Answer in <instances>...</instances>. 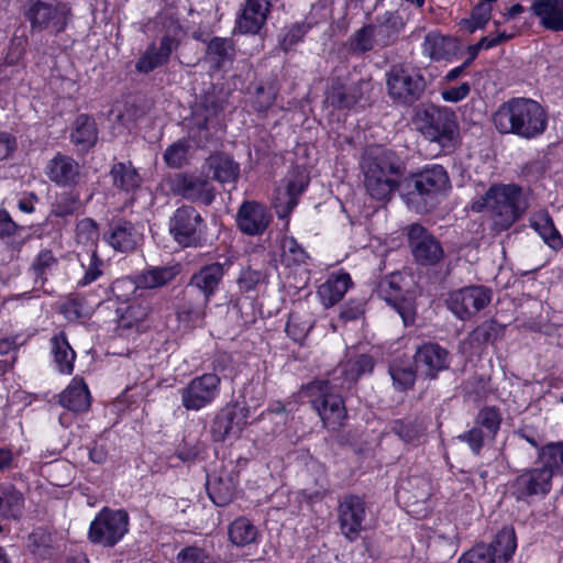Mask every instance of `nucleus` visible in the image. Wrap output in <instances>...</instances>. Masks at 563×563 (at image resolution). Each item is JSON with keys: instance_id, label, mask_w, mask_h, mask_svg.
Here are the masks:
<instances>
[{"instance_id": "nucleus-1", "label": "nucleus", "mask_w": 563, "mask_h": 563, "mask_svg": "<svg viewBox=\"0 0 563 563\" xmlns=\"http://www.w3.org/2000/svg\"><path fill=\"white\" fill-rule=\"evenodd\" d=\"M374 368V358L360 354L341 363L332 373L331 379H316L302 387V395L310 399L312 408L332 431L345 424L347 411L343 398L333 389H350L357 379Z\"/></svg>"}, {"instance_id": "nucleus-2", "label": "nucleus", "mask_w": 563, "mask_h": 563, "mask_svg": "<svg viewBox=\"0 0 563 563\" xmlns=\"http://www.w3.org/2000/svg\"><path fill=\"white\" fill-rule=\"evenodd\" d=\"M493 121L501 134H515L520 139L533 140L547 130L548 114L536 100L512 98L498 107Z\"/></svg>"}, {"instance_id": "nucleus-3", "label": "nucleus", "mask_w": 563, "mask_h": 563, "mask_svg": "<svg viewBox=\"0 0 563 563\" xmlns=\"http://www.w3.org/2000/svg\"><path fill=\"white\" fill-rule=\"evenodd\" d=\"M529 206V194L520 186L497 184L490 186L481 199L474 201L472 208L477 212L487 210L494 227L504 231L520 220Z\"/></svg>"}, {"instance_id": "nucleus-4", "label": "nucleus", "mask_w": 563, "mask_h": 563, "mask_svg": "<svg viewBox=\"0 0 563 563\" xmlns=\"http://www.w3.org/2000/svg\"><path fill=\"white\" fill-rule=\"evenodd\" d=\"M450 187L445 169L433 165L422 172L406 177L401 183V196L417 212H428L438 203V197Z\"/></svg>"}, {"instance_id": "nucleus-5", "label": "nucleus", "mask_w": 563, "mask_h": 563, "mask_svg": "<svg viewBox=\"0 0 563 563\" xmlns=\"http://www.w3.org/2000/svg\"><path fill=\"white\" fill-rule=\"evenodd\" d=\"M362 168L366 191L373 199L387 201L398 188L401 189L398 181L400 168L386 154L365 157Z\"/></svg>"}, {"instance_id": "nucleus-6", "label": "nucleus", "mask_w": 563, "mask_h": 563, "mask_svg": "<svg viewBox=\"0 0 563 563\" xmlns=\"http://www.w3.org/2000/svg\"><path fill=\"white\" fill-rule=\"evenodd\" d=\"M32 32L57 35L65 31L71 19L68 3L57 0H30L25 10Z\"/></svg>"}, {"instance_id": "nucleus-7", "label": "nucleus", "mask_w": 563, "mask_h": 563, "mask_svg": "<svg viewBox=\"0 0 563 563\" xmlns=\"http://www.w3.org/2000/svg\"><path fill=\"white\" fill-rule=\"evenodd\" d=\"M417 129L431 142L451 147L457 137V122L454 112L448 108L430 106L417 112Z\"/></svg>"}, {"instance_id": "nucleus-8", "label": "nucleus", "mask_w": 563, "mask_h": 563, "mask_svg": "<svg viewBox=\"0 0 563 563\" xmlns=\"http://www.w3.org/2000/svg\"><path fill=\"white\" fill-rule=\"evenodd\" d=\"M130 518L124 509L102 508L91 521L88 539L104 548L118 544L129 531Z\"/></svg>"}, {"instance_id": "nucleus-9", "label": "nucleus", "mask_w": 563, "mask_h": 563, "mask_svg": "<svg viewBox=\"0 0 563 563\" xmlns=\"http://www.w3.org/2000/svg\"><path fill=\"white\" fill-rule=\"evenodd\" d=\"M371 507L365 497L345 494L338 500L336 518L342 536L350 542L356 541L368 528Z\"/></svg>"}, {"instance_id": "nucleus-10", "label": "nucleus", "mask_w": 563, "mask_h": 563, "mask_svg": "<svg viewBox=\"0 0 563 563\" xmlns=\"http://www.w3.org/2000/svg\"><path fill=\"white\" fill-rule=\"evenodd\" d=\"M169 233L184 247L202 246L205 239V221L191 206L177 208L169 219Z\"/></svg>"}, {"instance_id": "nucleus-11", "label": "nucleus", "mask_w": 563, "mask_h": 563, "mask_svg": "<svg viewBox=\"0 0 563 563\" xmlns=\"http://www.w3.org/2000/svg\"><path fill=\"white\" fill-rule=\"evenodd\" d=\"M389 96L402 104H412L426 90V80L418 69L394 66L387 74Z\"/></svg>"}, {"instance_id": "nucleus-12", "label": "nucleus", "mask_w": 563, "mask_h": 563, "mask_svg": "<svg viewBox=\"0 0 563 563\" xmlns=\"http://www.w3.org/2000/svg\"><path fill=\"white\" fill-rule=\"evenodd\" d=\"M407 239L415 262L421 266H434L444 257L440 241L424 227L412 223L407 227Z\"/></svg>"}, {"instance_id": "nucleus-13", "label": "nucleus", "mask_w": 563, "mask_h": 563, "mask_svg": "<svg viewBox=\"0 0 563 563\" xmlns=\"http://www.w3.org/2000/svg\"><path fill=\"white\" fill-rule=\"evenodd\" d=\"M221 378L217 373H206L192 378L180 389L181 405L190 411L211 405L220 393Z\"/></svg>"}, {"instance_id": "nucleus-14", "label": "nucleus", "mask_w": 563, "mask_h": 563, "mask_svg": "<svg viewBox=\"0 0 563 563\" xmlns=\"http://www.w3.org/2000/svg\"><path fill=\"white\" fill-rule=\"evenodd\" d=\"M492 300V290L485 286H467L451 291L446 307L461 320H468Z\"/></svg>"}, {"instance_id": "nucleus-15", "label": "nucleus", "mask_w": 563, "mask_h": 563, "mask_svg": "<svg viewBox=\"0 0 563 563\" xmlns=\"http://www.w3.org/2000/svg\"><path fill=\"white\" fill-rule=\"evenodd\" d=\"M552 487L550 471L541 464L520 473L509 486L511 495L517 500H527L532 496L547 495Z\"/></svg>"}, {"instance_id": "nucleus-16", "label": "nucleus", "mask_w": 563, "mask_h": 563, "mask_svg": "<svg viewBox=\"0 0 563 563\" xmlns=\"http://www.w3.org/2000/svg\"><path fill=\"white\" fill-rule=\"evenodd\" d=\"M401 280L402 276L399 273H393L379 282L377 292L398 312L404 324L410 325L416 319V307L410 299L402 295Z\"/></svg>"}, {"instance_id": "nucleus-17", "label": "nucleus", "mask_w": 563, "mask_h": 563, "mask_svg": "<svg viewBox=\"0 0 563 563\" xmlns=\"http://www.w3.org/2000/svg\"><path fill=\"white\" fill-rule=\"evenodd\" d=\"M174 194L192 202H201L209 206L214 200V187L201 176L190 174H177L172 181Z\"/></svg>"}, {"instance_id": "nucleus-18", "label": "nucleus", "mask_w": 563, "mask_h": 563, "mask_svg": "<svg viewBox=\"0 0 563 563\" xmlns=\"http://www.w3.org/2000/svg\"><path fill=\"white\" fill-rule=\"evenodd\" d=\"M415 367L422 376L434 379L450 366V353L438 343L427 342L419 346L413 356Z\"/></svg>"}, {"instance_id": "nucleus-19", "label": "nucleus", "mask_w": 563, "mask_h": 563, "mask_svg": "<svg viewBox=\"0 0 563 563\" xmlns=\"http://www.w3.org/2000/svg\"><path fill=\"white\" fill-rule=\"evenodd\" d=\"M102 239L114 251L130 253L141 245L143 234L131 221L118 219L109 223Z\"/></svg>"}, {"instance_id": "nucleus-20", "label": "nucleus", "mask_w": 563, "mask_h": 563, "mask_svg": "<svg viewBox=\"0 0 563 563\" xmlns=\"http://www.w3.org/2000/svg\"><path fill=\"white\" fill-rule=\"evenodd\" d=\"M309 184L308 174L303 169L291 170L286 178V188L276 197L275 209L279 218H286L298 203L299 196Z\"/></svg>"}, {"instance_id": "nucleus-21", "label": "nucleus", "mask_w": 563, "mask_h": 563, "mask_svg": "<svg viewBox=\"0 0 563 563\" xmlns=\"http://www.w3.org/2000/svg\"><path fill=\"white\" fill-rule=\"evenodd\" d=\"M272 0H246L236 18L235 30L241 34H257L265 25Z\"/></svg>"}, {"instance_id": "nucleus-22", "label": "nucleus", "mask_w": 563, "mask_h": 563, "mask_svg": "<svg viewBox=\"0 0 563 563\" xmlns=\"http://www.w3.org/2000/svg\"><path fill=\"white\" fill-rule=\"evenodd\" d=\"M272 216L265 206L256 201H245L236 214L239 229L247 235H261L267 229Z\"/></svg>"}, {"instance_id": "nucleus-23", "label": "nucleus", "mask_w": 563, "mask_h": 563, "mask_svg": "<svg viewBox=\"0 0 563 563\" xmlns=\"http://www.w3.org/2000/svg\"><path fill=\"white\" fill-rule=\"evenodd\" d=\"M377 49L394 45L405 27L402 18L396 12L387 11L377 15L374 22L368 23Z\"/></svg>"}, {"instance_id": "nucleus-24", "label": "nucleus", "mask_w": 563, "mask_h": 563, "mask_svg": "<svg viewBox=\"0 0 563 563\" xmlns=\"http://www.w3.org/2000/svg\"><path fill=\"white\" fill-rule=\"evenodd\" d=\"M46 176L60 187H71L80 179L79 164L70 156L56 154L46 165Z\"/></svg>"}, {"instance_id": "nucleus-25", "label": "nucleus", "mask_w": 563, "mask_h": 563, "mask_svg": "<svg viewBox=\"0 0 563 563\" xmlns=\"http://www.w3.org/2000/svg\"><path fill=\"white\" fill-rule=\"evenodd\" d=\"M223 276L224 265L220 263L205 265L191 276L188 287L199 290L202 294V299L209 303L211 297L218 290Z\"/></svg>"}, {"instance_id": "nucleus-26", "label": "nucleus", "mask_w": 563, "mask_h": 563, "mask_svg": "<svg viewBox=\"0 0 563 563\" xmlns=\"http://www.w3.org/2000/svg\"><path fill=\"white\" fill-rule=\"evenodd\" d=\"M531 11L544 29L563 32V0H533Z\"/></svg>"}, {"instance_id": "nucleus-27", "label": "nucleus", "mask_w": 563, "mask_h": 563, "mask_svg": "<svg viewBox=\"0 0 563 563\" xmlns=\"http://www.w3.org/2000/svg\"><path fill=\"white\" fill-rule=\"evenodd\" d=\"M98 140V130L95 120L87 114H79L74 121L70 141L77 152L87 153Z\"/></svg>"}, {"instance_id": "nucleus-28", "label": "nucleus", "mask_w": 563, "mask_h": 563, "mask_svg": "<svg viewBox=\"0 0 563 563\" xmlns=\"http://www.w3.org/2000/svg\"><path fill=\"white\" fill-rule=\"evenodd\" d=\"M206 166L212 174V178L222 185L234 186L240 176L239 164L224 153L210 155L206 161Z\"/></svg>"}, {"instance_id": "nucleus-29", "label": "nucleus", "mask_w": 563, "mask_h": 563, "mask_svg": "<svg viewBox=\"0 0 563 563\" xmlns=\"http://www.w3.org/2000/svg\"><path fill=\"white\" fill-rule=\"evenodd\" d=\"M90 393L82 378L74 377L59 395V404L74 412H82L90 407Z\"/></svg>"}, {"instance_id": "nucleus-30", "label": "nucleus", "mask_w": 563, "mask_h": 563, "mask_svg": "<svg viewBox=\"0 0 563 563\" xmlns=\"http://www.w3.org/2000/svg\"><path fill=\"white\" fill-rule=\"evenodd\" d=\"M242 429L241 421L238 419L236 407L227 405L213 418L210 433L216 442H222L230 435L238 434Z\"/></svg>"}, {"instance_id": "nucleus-31", "label": "nucleus", "mask_w": 563, "mask_h": 563, "mask_svg": "<svg viewBox=\"0 0 563 563\" xmlns=\"http://www.w3.org/2000/svg\"><path fill=\"white\" fill-rule=\"evenodd\" d=\"M352 284L351 276L347 273L331 274L318 288V296L322 305L330 308L338 303Z\"/></svg>"}, {"instance_id": "nucleus-32", "label": "nucleus", "mask_w": 563, "mask_h": 563, "mask_svg": "<svg viewBox=\"0 0 563 563\" xmlns=\"http://www.w3.org/2000/svg\"><path fill=\"white\" fill-rule=\"evenodd\" d=\"M361 99V91L354 85L332 80L325 93V102L335 109H350Z\"/></svg>"}, {"instance_id": "nucleus-33", "label": "nucleus", "mask_w": 563, "mask_h": 563, "mask_svg": "<svg viewBox=\"0 0 563 563\" xmlns=\"http://www.w3.org/2000/svg\"><path fill=\"white\" fill-rule=\"evenodd\" d=\"M23 508V494L13 484L0 482V518L18 519Z\"/></svg>"}, {"instance_id": "nucleus-34", "label": "nucleus", "mask_w": 563, "mask_h": 563, "mask_svg": "<svg viewBox=\"0 0 563 563\" xmlns=\"http://www.w3.org/2000/svg\"><path fill=\"white\" fill-rule=\"evenodd\" d=\"M110 177L112 185L125 192H133L142 184L141 175L130 161L114 163L110 169Z\"/></svg>"}, {"instance_id": "nucleus-35", "label": "nucleus", "mask_w": 563, "mask_h": 563, "mask_svg": "<svg viewBox=\"0 0 563 563\" xmlns=\"http://www.w3.org/2000/svg\"><path fill=\"white\" fill-rule=\"evenodd\" d=\"M51 352L58 372L67 375L71 374L76 353L64 332H59L51 339Z\"/></svg>"}, {"instance_id": "nucleus-36", "label": "nucleus", "mask_w": 563, "mask_h": 563, "mask_svg": "<svg viewBox=\"0 0 563 563\" xmlns=\"http://www.w3.org/2000/svg\"><path fill=\"white\" fill-rule=\"evenodd\" d=\"M235 489V478L230 474L209 478L207 482L208 495L212 503L219 507L227 506L232 501Z\"/></svg>"}, {"instance_id": "nucleus-37", "label": "nucleus", "mask_w": 563, "mask_h": 563, "mask_svg": "<svg viewBox=\"0 0 563 563\" xmlns=\"http://www.w3.org/2000/svg\"><path fill=\"white\" fill-rule=\"evenodd\" d=\"M456 46L455 42L445 37L439 32H430L424 36L422 44L423 54L427 55L431 60L448 59L454 54Z\"/></svg>"}, {"instance_id": "nucleus-38", "label": "nucleus", "mask_w": 563, "mask_h": 563, "mask_svg": "<svg viewBox=\"0 0 563 563\" xmlns=\"http://www.w3.org/2000/svg\"><path fill=\"white\" fill-rule=\"evenodd\" d=\"M530 227L534 229L553 250H558L563 245L562 236L547 211H540L533 214L530 219Z\"/></svg>"}, {"instance_id": "nucleus-39", "label": "nucleus", "mask_w": 563, "mask_h": 563, "mask_svg": "<svg viewBox=\"0 0 563 563\" xmlns=\"http://www.w3.org/2000/svg\"><path fill=\"white\" fill-rule=\"evenodd\" d=\"M99 238V225L93 219L84 218L76 223L75 242L77 246H81L92 254L97 252Z\"/></svg>"}, {"instance_id": "nucleus-40", "label": "nucleus", "mask_w": 563, "mask_h": 563, "mask_svg": "<svg viewBox=\"0 0 563 563\" xmlns=\"http://www.w3.org/2000/svg\"><path fill=\"white\" fill-rule=\"evenodd\" d=\"M179 274V267L162 266L151 267L137 276L139 285L142 288H157L167 285Z\"/></svg>"}, {"instance_id": "nucleus-41", "label": "nucleus", "mask_w": 563, "mask_h": 563, "mask_svg": "<svg viewBox=\"0 0 563 563\" xmlns=\"http://www.w3.org/2000/svg\"><path fill=\"white\" fill-rule=\"evenodd\" d=\"M487 547L494 551V561H496L497 558L504 562H508L517 549L515 529L510 526L504 527L497 532L493 542Z\"/></svg>"}, {"instance_id": "nucleus-42", "label": "nucleus", "mask_w": 563, "mask_h": 563, "mask_svg": "<svg viewBox=\"0 0 563 563\" xmlns=\"http://www.w3.org/2000/svg\"><path fill=\"white\" fill-rule=\"evenodd\" d=\"M537 462L550 471L552 477L555 473L563 475V441L541 445Z\"/></svg>"}, {"instance_id": "nucleus-43", "label": "nucleus", "mask_w": 563, "mask_h": 563, "mask_svg": "<svg viewBox=\"0 0 563 563\" xmlns=\"http://www.w3.org/2000/svg\"><path fill=\"white\" fill-rule=\"evenodd\" d=\"M229 540L236 547H245L256 541L257 528L245 517H239L229 525Z\"/></svg>"}, {"instance_id": "nucleus-44", "label": "nucleus", "mask_w": 563, "mask_h": 563, "mask_svg": "<svg viewBox=\"0 0 563 563\" xmlns=\"http://www.w3.org/2000/svg\"><path fill=\"white\" fill-rule=\"evenodd\" d=\"M393 431L405 443L419 445L426 437V426L416 419H399L393 423Z\"/></svg>"}, {"instance_id": "nucleus-45", "label": "nucleus", "mask_w": 563, "mask_h": 563, "mask_svg": "<svg viewBox=\"0 0 563 563\" xmlns=\"http://www.w3.org/2000/svg\"><path fill=\"white\" fill-rule=\"evenodd\" d=\"M208 302L201 299L194 301L189 291L185 292L183 302L177 308V318L185 323H196L203 319Z\"/></svg>"}, {"instance_id": "nucleus-46", "label": "nucleus", "mask_w": 563, "mask_h": 563, "mask_svg": "<svg viewBox=\"0 0 563 563\" xmlns=\"http://www.w3.org/2000/svg\"><path fill=\"white\" fill-rule=\"evenodd\" d=\"M280 262L287 267L298 266L306 262L308 255L292 236H284L280 242Z\"/></svg>"}, {"instance_id": "nucleus-47", "label": "nucleus", "mask_w": 563, "mask_h": 563, "mask_svg": "<svg viewBox=\"0 0 563 563\" xmlns=\"http://www.w3.org/2000/svg\"><path fill=\"white\" fill-rule=\"evenodd\" d=\"M151 312V305L144 298H135L129 302L126 308L121 313L124 327L131 328L139 322L144 321Z\"/></svg>"}, {"instance_id": "nucleus-48", "label": "nucleus", "mask_w": 563, "mask_h": 563, "mask_svg": "<svg viewBox=\"0 0 563 563\" xmlns=\"http://www.w3.org/2000/svg\"><path fill=\"white\" fill-rule=\"evenodd\" d=\"M207 54L216 62V66L220 68L225 60L233 59L235 55L234 44L230 38L213 37L207 46Z\"/></svg>"}, {"instance_id": "nucleus-49", "label": "nucleus", "mask_w": 563, "mask_h": 563, "mask_svg": "<svg viewBox=\"0 0 563 563\" xmlns=\"http://www.w3.org/2000/svg\"><path fill=\"white\" fill-rule=\"evenodd\" d=\"M501 416L495 407H484L475 418L474 426L484 430L488 439H494L499 430Z\"/></svg>"}, {"instance_id": "nucleus-50", "label": "nucleus", "mask_w": 563, "mask_h": 563, "mask_svg": "<svg viewBox=\"0 0 563 563\" xmlns=\"http://www.w3.org/2000/svg\"><path fill=\"white\" fill-rule=\"evenodd\" d=\"M349 49L353 54L362 55L377 49L372 31L368 24H365L355 31L347 41Z\"/></svg>"}, {"instance_id": "nucleus-51", "label": "nucleus", "mask_w": 563, "mask_h": 563, "mask_svg": "<svg viewBox=\"0 0 563 563\" xmlns=\"http://www.w3.org/2000/svg\"><path fill=\"white\" fill-rule=\"evenodd\" d=\"M190 144L181 139L169 145L164 153L165 163L172 168H180L188 162Z\"/></svg>"}, {"instance_id": "nucleus-52", "label": "nucleus", "mask_w": 563, "mask_h": 563, "mask_svg": "<svg viewBox=\"0 0 563 563\" xmlns=\"http://www.w3.org/2000/svg\"><path fill=\"white\" fill-rule=\"evenodd\" d=\"M416 368L413 369L411 365H401L398 363H393L389 366V374L393 378L394 385L399 390H406L413 386L417 377Z\"/></svg>"}, {"instance_id": "nucleus-53", "label": "nucleus", "mask_w": 563, "mask_h": 563, "mask_svg": "<svg viewBox=\"0 0 563 563\" xmlns=\"http://www.w3.org/2000/svg\"><path fill=\"white\" fill-rule=\"evenodd\" d=\"M57 266V260L53 253L48 250L40 252L34 263L32 264V271L35 276V283L38 280L44 284L47 279V275Z\"/></svg>"}, {"instance_id": "nucleus-54", "label": "nucleus", "mask_w": 563, "mask_h": 563, "mask_svg": "<svg viewBox=\"0 0 563 563\" xmlns=\"http://www.w3.org/2000/svg\"><path fill=\"white\" fill-rule=\"evenodd\" d=\"M81 265L85 268V274L77 282L78 287H86L98 280L103 275L104 263L98 256V252L90 254L89 263L87 265L84 263Z\"/></svg>"}, {"instance_id": "nucleus-55", "label": "nucleus", "mask_w": 563, "mask_h": 563, "mask_svg": "<svg viewBox=\"0 0 563 563\" xmlns=\"http://www.w3.org/2000/svg\"><path fill=\"white\" fill-rule=\"evenodd\" d=\"M140 288L142 287L139 285L137 280L134 282L130 278H121L111 285L110 290L119 301L130 302L136 298L134 295Z\"/></svg>"}, {"instance_id": "nucleus-56", "label": "nucleus", "mask_w": 563, "mask_h": 563, "mask_svg": "<svg viewBox=\"0 0 563 563\" xmlns=\"http://www.w3.org/2000/svg\"><path fill=\"white\" fill-rule=\"evenodd\" d=\"M498 334V328L495 321L487 320L476 327L470 334V340L477 345L493 342Z\"/></svg>"}, {"instance_id": "nucleus-57", "label": "nucleus", "mask_w": 563, "mask_h": 563, "mask_svg": "<svg viewBox=\"0 0 563 563\" xmlns=\"http://www.w3.org/2000/svg\"><path fill=\"white\" fill-rule=\"evenodd\" d=\"M457 563H495L494 551L485 544H478L465 552Z\"/></svg>"}, {"instance_id": "nucleus-58", "label": "nucleus", "mask_w": 563, "mask_h": 563, "mask_svg": "<svg viewBox=\"0 0 563 563\" xmlns=\"http://www.w3.org/2000/svg\"><path fill=\"white\" fill-rule=\"evenodd\" d=\"M163 64V59L156 54V46L151 45L136 62L135 68L140 73L147 74Z\"/></svg>"}, {"instance_id": "nucleus-59", "label": "nucleus", "mask_w": 563, "mask_h": 563, "mask_svg": "<svg viewBox=\"0 0 563 563\" xmlns=\"http://www.w3.org/2000/svg\"><path fill=\"white\" fill-rule=\"evenodd\" d=\"M79 200L71 195H63L54 205L52 216L65 218L73 214L78 208Z\"/></svg>"}, {"instance_id": "nucleus-60", "label": "nucleus", "mask_w": 563, "mask_h": 563, "mask_svg": "<svg viewBox=\"0 0 563 563\" xmlns=\"http://www.w3.org/2000/svg\"><path fill=\"white\" fill-rule=\"evenodd\" d=\"M308 27L305 24L296 23L291 25L283 38L279 41V46L284 52H288L292 46L302 41Z\"/></svg>"}, {"instance_id": "nucleus-61", "label": "nucleus", "mask_w": 563, "mask_h": 563, "mask_svg": "<svg viewBox=\"0 0 563 563\" xmlns=\"http://www.w3.org/2000/svg\"><path fill=\"white\" fill-rule=\"evenodd\" d=\"M486 434L484 433V430L478 427H473L471 430L460 434L457 439L461 442H465L472 452L475 455H478L481 453V450L484 444V440L486 439Z\"/></svg>"}, {"instance_id": "nucleus-62", "label": "nucleus", "mask_w": 563, "mask_h": 563, "mask_svg": "<svg viewBox=\"0 0 563 563\" xmlns=\"http://www.w3.org/2000/svg\"><path fill=\"white\" fill-rule=\"evenodd\" d=\"M263 280L264 276L260 271L244 269L238 278V285L241 291L250 292L255 290Z\"/></svg>"}, {"instance_id": "nucleus-63", "label": "nucleus", "mask_w": 563, "mask_h": 563, "mask_svg": "<svg viewBox=\"0 0 563 563\" xmlns=\"http://www.w3.org/2000/svg\"><path fill=\"white\" fill-rule=\"evenodd\" d=\"M492 14V5L488 3H478L472 10V27L471 32L476 29H483L489 21Z\"/></svg>"}, {"instance_id": "nucleus-64", "label": "nucleus", "mask_w": 563, "mask_h": 563, "mask_svg": "<svg viewBox=\"0 0 563 563\" xmlns=\"http://www.w3.org/2000/svg\"><path fill=\"white\" fill-rule=\"evenodd\" d=\"M208 555L198 547H187L177 554L178 563H205Z\"/></svg>"}]
</instances>
